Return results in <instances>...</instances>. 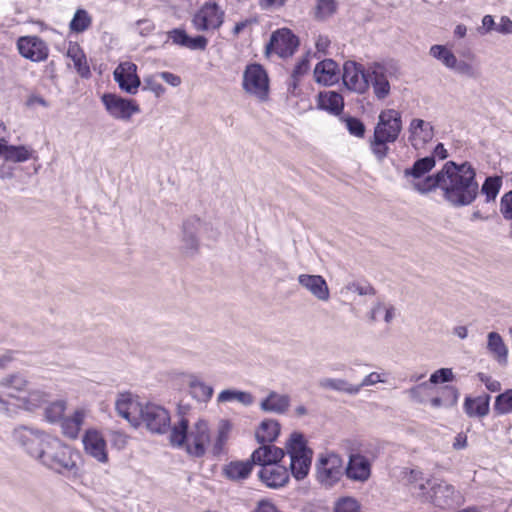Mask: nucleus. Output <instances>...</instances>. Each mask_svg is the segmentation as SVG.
<instances>
[{
	"label": "nucleus",
	"instance_id": "obj_62",
	"mask_svg": "<svg viewBox=\"0 0 512 512\" xmlns=\"http://www.w3.org/2000/svg\"><path fill=\"white\" fill-rule=\"evenodd\" d=\"M496 32L503 35L512 34V20L507 16H501L497 23Z\"/></svg>",
	"mask_w": 512,
	"mask_h": 512
},
{
	"label": "nucleus",
	"instance_id": "obj_17",
	"mask_svg": "<svg viewBox=\"0 0 512 512\" xmlns=\"http://www.w3.org/2000/svg\"><path fill=\"white\" fill-rule=\"evenodd\" d=\"M19 54L32 62L45 61L49 56L47 43L38 36H21L16 43Z\"/></svg>",
	"mask_w": 512,
	"mask_h": 512
},
{
	"label": "nucleus",
	"instance_id": "obj_48",
	"mask_svg": "<svg viewBox=\"0 0 512 512\" xmlns=\"http://www.w3.org/2000/svg\"><path fill=\"white\" fill-rule=\"evenodd\" d=\"M91 23L92 18L89 13L84 9H78L70 21L69 28L72 32L82 33L91 26Z\"/></svg>",
	"mask_w": 512,
	"mask_h": 512
},
{
	"label": "nucleus",
	"instance_id": "obj_58",
	"mask_svg": "<svg viewBox=\"0 0 512 512\" xmlns=\"http://www.w3.org/2000/svg\"><path fill=\"white\" fill-rule=\"evenodd\" d=\"M497 23L495 22L493 16L491 15H485L482 18L481 26L477 28V32L480 35H486L493 31H496Z\"/></svg>",
	"mask_w": 512,
	"mask_h": 512
},
{
	"label": "nucleus",
	"instance_id": "obj_33",
	"mask_svg": "<svg viewBox=\"0 0 512 512\" xmlns=\"http://www.w3.org/2000/svg\"><path fill=\"white\" fill-rule=\"evenodd\" d=\"M317 107L337 115L343 110L344 100L342 95L335 91H324L317 97Z\"/></svg>",
	"mask_w": 512,
	"mask_h": 512
},
{
	"label": "nucleus",
	"instance_id": "obj_14",
	"mask_svg": "<svg viewBox=\"0 0 512 512\" xmlns=\"http://www.w3.org/2000/svg\"><path fill=\"white\" fill-rule=\"evenodd\" d=\"M342 78L347 89L363 94L369 88V66L365 69L355 61H346L343 65Z\"/></svg>",
	"mask_w": 512,
	"mask_h": 512
},
{
	"label": "nucleus",
	"instance_id": "obj_50",
	"mask_svg": "<svg viewBox=\"0 0 512 512\" xmlns=\"http://www.w3.org/2000/svg\"><path fill=\"white\" fill-rule=\"evenodd\" d=\"M66 410V402L64 400H57L51 402L45 408V418L50 423L60 422Z\"/></svg>",
	"mask_w": 512,
	"mask_h": 512
},
{
	"label": "nucleus",
	"instance_id": "obj_28",
	"mask_svg": "<svg viewBox=\"0 0 512 512\" xmlns=\"http://www.w3.org/2000/svg\"><path fill=\"white\" fill-rule=\"evenodd\" d=\"M290 403L291 398L289 395L270 391L268 395L261 400L259 407L263 412L282 415L288 411Z\"/></svg>",
	"mask_w": 512,
	"mask_h": 512
},
{
	"label": "nucleus",
	"instance_id": "obj_61",
	"mask_svg": "<svg viewBox=\"0 0 512 512\" xmlns=\"http://www.w3.org/2000/svg\"><path fill=\"white\" fill-rule=\"evenodd\" d=\"M208 40L204 36H196L191 38L188 36L186 48L192 50H204L207 46Z\"/></svg>",
	"mask_w": 512,
	"mask_h": 512
},
{
	"label": "nucleus",
	"instance_id": "obj_16",
	"mask_svg": "<svg viewBox=\"0 0 512 512\" xmlns=\"http://www.w3.org/2000/svg\"><path fill=\"white\" fill-rule=\"evenodd\" d=\"M431 500L429 504L441 509H451L462 502L461 494L453 485L444 480L436 479L432 485Z\"/></svg>",
	"mask_w": 512,
	"mask_h": 512
},
{
	"label": "nucleus",
	"instance_id": "obj_13",
	"mask_svg": "<svg viewBox=\"0 0 512 512\" xmlns=\"http://www.w3.org/2000/svg\"><path fill=\"white\" fill-rule=\"evenodd\" d=\"M145 403L130 392L119 393L115 401V409L119 416L126 419L133 427L141 425Z\"/></svg>",
	"mask_w": 512,
	"mask_h": 512
},
{
	"label": "nucleus",
	"instance_id": "obj_11",
	"mask_svg": "<svg viewBox=\"0 0 512 512\" xmlns=\"http://www.w3.org/2000/svg\"><path fill=\"white\" fill-rule=\"evenodd\" d=\"M101 101L107 113L116 120L129 121L133 115L140 112L138 103L112 93L103 94Z\"/></svg>",
	"mask_w": 512,
	"mask_h": 512
},
{
	"label": "nucleus",
	"instance_id": "obj_25",
	"mask_svg": "<svg viewBox=\"0 0 512 512\" xmlns=\"http://www.w3.org/2000/svg\"><path fill=\"white\" fill-rule=\"evenodd\" d=\"M373 87L377 99H385L390 94L387 69L380 63L369 65V86Z\"/></svg>",
	"mask_w": 512,
	"mask_h": 512
},
{
	"label": "nucleus",
	"instance_id": "obj_32",
	"mask_svg": "<svg viewBox=\"0 0 512 512\" xmlns=\"http://www.w3.org/2000/svg\"><path fill=\"white\" fill-rule=\"evenodd\" d=\"M487 350L494 360L501 366L508 363V347L504 343L501 335L497 332H489L487 335Z\"/></svg>",
	"mask_w": 512,
	"mask_h": 512
},
{
	"label": "nucleus",
	"instance_id": "obj_6",
	"mask_svg": "<svg viewBox=\"0 0 512 512\" xmlns=\"http://www.w3.org/2000/svg\"><path fill=\"white\" fill-rule=\"evenodd\" d=\"M13 439L33 458L41 461L53 436L28 427H18L13 432Z\"/></svg>",
	"mask_w": 512,
	"mask_h": 512
},
{
	"label": "nucleus",
	"instance_id": "obj_41",
	"mask_svg": "<svg viewBox=\"0 0 512 512\" xmlns=\"http://www.w3.org/2000/svg\"><path fill=\"white\" fill-rule=\"evenodd\" d=\"M435 166L434 156H428L417 160L412 168H408L404 170L405 177H412L414 179H419L429 171H431Z\"/></svg>",
	"mask_w": 512,
	"mask_h": 512
},
{
	"label": "nucleus",
	"instance_id": "obj_47",
	"mask_svg": "<svg viewBox=\"0 0 512 512\" xmlns=\"http://www.w3.org/2000/svg\"><path fill=\"white\" fill-rule=\"evenodd\" d=\"M381 314L384 315V321L386 323H391L396 317V308L392 304L378 301L370 311V319L376 321Z\"/></svg>",
	"mask_w": 512,
	"mask_h": 512
},
{
	"label": "nucleus",
	"instance_id": "obj_36",
	"mask_svg": "<svg viewBox=\"0 0 512 512\" xmlns=\"http://www.w3.org/2000/svg\"><path fill=\"white\" fill-rule=\"evenodd\" d=\"M318 385L325 390H333L348 395L358 394V387H354V384L342 378L325 377L319 380Z\"/></svg>",
	"mask_w": 512,
	"mask_h": 512
},
{
	"label": "nucleus",
	"instance_id": "obj_56",
	"mask_svg": "<svg viewBox=\"0 0 512 512\" xmlns=\"http://www.w3.org/2000/svg\"><path fill=\"white\" fill-rule=\"evenodd\" d=\"M500 212L505 219H512V190L502 196L500 201Z\"/></svg>",
	"mask_w": 512,
	"mask_h": 512
},
{
	"label": "nucleus",
	"instance_id": "obj_9",
	"mask_svg": "<svg viewBox=\"0 0 512 512\" xmlns=\"http://www.w3.org/2000/svg\"><path fill=\"white\" fill-rule=\"evenodd\" d=\"M401 479L408 488L411 496L421 503H429L431 500L432 485L436 479L428 478L419 469L405 468L401 472Z\"/></svg>",
	"mask_w": 512,
	"mask_h": 512
},
{
	"label": "nucleus",
	"instance_id": "obj_23",
	"mask_svg": "<svg viewBox=\"0 0 512 512\" xmlns=\"http://www.w3.org/2000/svg\"><path fill=\"white\" fill-rule=\"evenodd\" d=\"M299 285L319 301L330 299V290L326 280L321 275L300 274L297 277Z\"/></svg>",
	"mask_w": 512,
	"mask_h": 512
},
{
	"label": "nucleus",
	"instance_id": "obj_51",
	"mask_svg": "<svg viewBox=\"0 0 512 512\" xmlns=\"http://www.w3.org/2000/svg\"><path fill=\"white\" fill-rule=\"evenodd\" d=\"M502 180L500 177H488L482 185L481 191L486 196V201L490 202L496 199Z\"/></svg>",
	"mask_w": 512,
	"mask_h": 512
},
{
	"label": "nucleus",
	"instance_id": "obj_64",
	"mask_svg": "<svg viewBox=\"0 0 512 512\" xmlns=\"http://www.w3.org/2000/svg\"><path fill=\"white\" fill-rule=\"evenodd\" d=\"M428 386L429 385L427 382H423L417 386L412 387L411 389L408 390L410 398L417 402H422V393L428 388Z\"/></svg>",
	"mask_w": 512,
	"mask_h": 512
},
{
	"label": "nucleus",
	"instance_id": "obj_19",
	"mask_svg": "<svg viewBox=\"0 0 512 512\" xmlns=\"http://www.w3.org/2000/svg\"><path fill=\"white\" fill-rule=\"evenodd\" d=\"M224 11L215 3L207 2L193 17V25L198 31L217 29L223 23Z\"/></svg>",
	"mask_w": 512,
	"mask_h": 512
},
{
	"label": "nucleus",
	"instance_id": "obj_43",
	"mask_svg": "<svg viewBox=\"0 0 512 512\" xmlns=\"http://www.w3.org/2000/svg\"><path fill=\"white\" fill-rule=\"evenodd\" d=\"M68 57H70L73 61L74 67L77 70L78 74L82 77L90 76V68L87 64L86 56L80 50L78 46H74L69 48Z\"/></svg>",
	"mask_w": 512,
	"mask_h": 512
},
{
	"label": "nucleus",
	"instance_id": "obj_52",
	"mask_svg": "<svg viewBox=\"0 0 512 512\" xmlns=\"http://www.w3.org/2000/svg\"><path fill=\"white\" fill-rule=\"evenodd\" d=\"M494 408L499 414H508L512 412V389H509L496 397Z\"/></svg>",
	"mask_w": 512,
	"mask_h": 512
},
{
	"label": "nucleus",
	"instance_id": "obj_60",
	"mask_svg": "<svg viewBox=\"0 0 512 512\" xmlns=\"http://www.w3.org/2000/svg\"><path fill=\"white\" fill-rule=\"evenodd\" d=\"M452 70L456 71L459 74L465 75L470 78H475L477 73L471 64L465 61H456V66L452 68Z\"/></svg>",
	"mask_w": 512,
	"mask_h": 512
},
{
	"label": "nucleus",
	"instance_id": "obj_54",
	"mask_svg": "<svg viewBox=\"0 0 512 512\" xmlns=\"http://www.w3.org/2000/svg\"><path fill=\"white\" fill-rule=\"evenodd\" d=\"M454 374L450 368H441L431 374L429 382L432 384H439L453 381Z\"/></svg>",
	"mask_w": 512,
	"mask_h": 512
},
{
	"label": "nucleus",
	"instance_id": "obj_7",
	"mask_svg": "<svg viewBox=\"0 0 512 512\" xmlns=\"http://www.w3.org/2000/svg\"><path fill=\"white\" fill-rule=\"evenodd\" d=\"M344 473L343 459L338 454L326 452L319 455L316 462V478L321 485L333 487Z\"/></svg>",
	"mask_w": 512,
	"mask_h": 512
},
{
	"label": "nucleus",
	"instance_id": "obj_49",
	"mask_svg": "<svg viewBox=\"0 0 512 512\" xmlns=\"http://www.w3.org/2000/svg\"><path fill=\"white\" fill-rule=\"evenodd\" d=\"M361 504L353 496H341L333 503L332 512H360Z\"/></svg>",
	"mask_w": 512,
	"mask_h": 512
},
{
	"label": "nucleus",
	"instance_id": "obj_4",
	"mask_svg": "<svg viewBox=\"0 0 512 512\" xmlns=\"http://www.w3.org/2000/svg\"><path fill=\"white\" fill-rule=\"evenodd\" d=\"M50 441L40 461L41 464L59 474H77L79 453L56 437Z\"/></svg>",
	"mask_w": 512,
	"mask_h": 512
},
{
	"label": "nucleus",
	"instance_id": "obj_10",
	"mask_svg": "<svg viewBox=\"0 0 512 512\" xmlns=\"http://www.w3.org/2000/svg\"><path fill=\"white\" fill-rule=\"evenodd\" d=\"M28 380L20 373L6 375L0 380V411L8 413L10 411L8 399H15L20 403L23 394L28 390Z\"/></svg>",
	"mask_w": 512,
	"mask_h": 512
},
{
	"label": "nucleus",
	"instance_id": "obj_26",
	"mask_svg": "<svg viewBox=\"0 0 512 512\" xmlns=\"http://www.w3.org/2000/svg\"><path fill=\"white\" fill-rule=\"evenodd\" d=\"M258 476L260 480L270 488L281 487L285 485L289 479L287 468L279 464L262 467Z\"/></svg>",
	"mask_w": 512,
	"mask_h": 512
},
{
	"label": "nucleus",
	"instance_id": "obj_40",
	"mask_svg": "<svg viewBox=\"0 0 512 512\" xmlns=\"http://www.w3.org/2000/svg\"><path fill=\"white\" fill-rule=\"evenodd\" d=\"M26 393V395H23L20 403H17V406L30 411L39 408L49 398L46 392L39 389L27 390Z\"/></svg>",
	"mask_w": 512,
	"mask_h": 512
},
{
	"label": "nucleus",
	"instance_id": "obj_34",
	"mask_svg": "<svg viewBox=\"0 0 512 512\" xmlns=\"http://www.w3.org/2000/svg\"><path fill=\"white\" fill-rule=\"evenodd\" d=\"M252 458L246 461H232L224 468L226 477L233 481H240L248 478L253 466Z\"/></svg>",
	"mask_w": 512,
	"mask_h": 512
},
{
	"label": "nucleus",
	"instance_id": "obj_2",
	"mask_svg": "<svg viewBox=\"0 0 512 512\" xmlns=\"http://www.w3.org/2000/svg\"><path fill=\"white\" fill-rule=\"evenodd\" d=\"M231 431L232 423L227 419H221L213 437L207 420L200 418L190 427L188 419L180 417L171 426L169 440L172 446L184 447L190 456L200 458L209 448L213 455H220Z\"/></svg>",
	"mask_w": 512,
	"mask_h": 512
},
{
	"label": "nucleus",
	"instance_id": "obj_30",
	"mask_svg": "<svg viewBox=\"0 0 512 512\" xmlns=\"http://www.w3.org/2000/svg\"><path fill=\"white\" fill-rule=\"evenodd\" d=\"M283 449L273 445H262L254 450L251 455L254 464L265 467L266 465H275L284 457Z\"/></svg>",
	"mask_w": 512,
	"mask_h": 512
},
{
	"label": "nucleus",
	"instance_id": "obj_1",
	"mask_svg": "<svg viewBox=\"0 0 512 512\" xmlns=\"http://www.w3.org/2000/svg\"><path fill=\"white\" fill-rule=\"evenodd\" d=\"M475 177L476 172L468 162L456 164L448 161L434 176H428L422 182H415L414 189L420 193H427L440 188L444 199L452 206H468L479 192Z\"/></svg>",
	"mask_w": 512,
	"mask_h": 512
},
{
	"label": "nucleus",
	"instance_id": "obj_45",
	"mask_svg": "<svg viewBox=\"0 0 512 512\" xmlns=\"http://www.w3.org/2000/svg\"><path fill=\"white\" fill-rule=\"evenodd\" d=\"M310 69L309 60L307 57H302L295 65L292 74L291 79L288 82V90L291 93H295V90L297 89L299 85L300 79L308 73Z\"/></svg>",
	"mask_w": 512,
	"mask_h": 512
},
{
	"label": "nucleus",
	"instance_id": "obj_42",
	"mask_svg": "<svg viewBox=\"0 0 512 512\" xmlns=\"http://www.w3.org/2000/svg\"><path fill=\"white\" fill-rule=\"evenodd\" d=\"M342 294L345 296H352L357 294L359 296H374L376 291L373 286L368 282L351 281L342 288Z\"/></svg>",
	"mask_w": 512,
	"mask_h": 512
},
{
	"label": "nucleus",
	"instance_id": "obj_57",
	"mask_svg": "<svg viewBox=\"0 0 512 512\" xmlns=\"http://www.w3.org/2000/svg\"><path fill=\"white\" fill-rule=\"evenodd\" d=\"M386 380L382 378L381 374L378 372H371L370 374L366 375L361 383L354 384V387H358V393L361 391L363 387L367 386H373L377 383H385Z\"/></svg>",
	"mask_w": 512,
	"mask_h": 512
},
{
	"label": "nucleus",
	"instance_id": "obj_35",
	"mask_svg": "<svg viewBox=\"0 0 512 512\" xmlns=\"http://www.w3.org/2000/svg\"><path fill=\"white\" fill-rule=\"evenodd\" d=\"M490 396H479L476 398L467 397L464 403V410L470 417H483L489 412Z\"/></svg>",
	"mask_w": 512,
	"mask_h": 512
},
{
	"label": "nucleus",
	"instance_id": "obj_38",
	"mask_svg": "<svg viewBox=\"0 0 512 512\" xmlns=\"http://www.w3.org/2000/svg\"><path fill=\"white\" fill-rule=\"evenodd\" d=\"M280 433V425L278 421L273 419H266L261 422L257 431L256 439L260 443H271L276 440Z\"/></svg>",
	"mask_w": 512,
	"mask_h": 512
},
{
	"label": "nucleus",
	"instance_id": "obj_8",
	"mask_svg": "<svg viewBox=\"0 0 512 512\" xmlns=\"http://www.w3.org/2000/svg\"><path fill=\"white\" fill-rule=\"evenodd\" d=\"M243 89L249 95L260 101L268 99L269 78L266 70L260 64H249L243 72Z\"/></svg>",
	"mask_w": 512,
	"mask_h": 512
},
{
	"label": "nucleus",
	"instance_id": "obj_3",
	"mask_svg": "<svg viewBox=\"0 0 512 512\" xmlns=\"http://www.w3.org/2000/svg\"><path fill=\"white\" fill-rule=\"evenodd\" d=\"M401 130L402 120L398 111L394 109L381 111L370 142L372 153L378 160L381 161L387 156L389 150L387 144L395 142Z\"/></svg>",
	"mask_w": 512,
	"mask_h": 512
},
{
	"label": "nucleus",
	"instance_id": "obj_20",
	"mask_svg": "<svg viewBox=\"0 0 512 512\" xmlns=\"http://www.w3.org/2000/svg\"><path fill=\"white\" fill-rule=\"evenodd\" d=\"M344 472L350 481L366 483L372 475V461L361 453H351Z\"/></svg>",
	"mask_w": 512,
	"mask_h": 512
},
{
	"label": "nucleus",
	"instance_id": "obj_46",
	"mask_svg": "<svg viewBox=\"0 0 512 512\" xmlns=\"http://www.w3.org/2000/svg\"><path fill=\"white\" fill-rule=\"evenodd\" d=\"M430 55L441 61L444 66L452 69L456 66L457 58L453 52L443 45H433L430 48Z\"/></svg>",
	"mask_w": 512,
	"mask_h": 512
},
{
	"label": "nucleus",
	"instance_id": "obj_29",
	"mask_svg": "<svg viewBox=\"0 0 512 512\" xmlns=\"http://www.w3.org/2000/svg\"><path fill=\"white\" fill-rule=\"evenodd\" d=\"M200 226L201 220L195 216L189 217L184 221L182 248L186 253L193 254L197 251L199 246L197 231L199 230Z\"/></svg>",
	"mask_w": 512,
	"mask_h": 512
},
{
	"label": "nucleus",
	"instance_id": "obj_63",
	"mask_svg": "<svg viewBox=\"0 0 512 512\" xmlns=\"http://www.w3.org/2000/svg\"><path fill=\"white\" fill-rule=\"evenodd\" d=\"M479 379L485 384L486 388L491 392H497L501 389V384L498 380L493 379L491 376L480 373Z\"/></svg>",
	"mask_w": 512,
	"mask_h": 512
},
{
	"label": "nucleus",
	"instance_id": "obj_12",
	"mask_svg": "<svg viewBox=\"0 0 512 512\" xmlns=\"http://www.w3.org/2000/svg\"><path fill=\"white\" fill-rule=\"evenodd\" d=\"M299 45L298 38L287 28L274 31L266 45V54H276L280 58L292 56Z\"/></svg>",
	"mask_w": 512,
	"mask_h": 512
},
{
	"label": "nucleus",
	"instance_id": "obj_24",
	"mask_svg": "<svg viewBox=\"0 0 512 512\" xmlns=\"http://www.w3.org/2000/svg\"><path fill=\"white\" fill-rule=\"evenodd\" d=\"M85 452L98 462L106 463L108 460L106 441L102 434L95 430H87L83 437Z\"/></svg>",
	"mask_w": 512,
	"mask_h": 512
},
{
	"label": "nucleus",
	"instance_id": "obj_37",
	"mask_svg": "<svg viewBox=\"0 0 512 512\" xmlns=\"http://www.w3.org/2000/svg\"><path fill=\"white\" fill-rule=\"evenodd\" d=\"M217 402L219 404L228 402H238L243 406H251L254 403V396L247 391L225 389L218 394Z\"/></svg>",
	"mask_w": 512,
	"mask_h": 512
},
{
	"label": "nucleus",
	"instance_id": "obj_27",
	"mask_svg": "<svg viewBox=\"0 0 512 512\" xmlns=\"http://www.w3.org/2000/svg\"><path fill=\"white\" fill-rule=\"evenodd\" d=\"M315 81L324 86L335 84L339 79L338 64L332 59L319 62L314 68Z\"/></svg>",
	"mask_w": 512,
	"mask_h": 512
},
{
	"label": "nucleus",
	"instance_id": "obj_15",
	"mask_svg": "<svg viewBox=\"0 0 512 512\" xmlns=\"http://www.w3.org/2000/svg\"><path fill=\"white\" fill-rule=\"evenodd\" d=\"M170 422V415L164 407L155 403H145L141 425L143 424L150 432L163 434L169 429Z\"/></svg>",
	"mask_w": 512,
	"mask_h": 512
},
{
	"label": "nucleus",
	"instance_id": "obj_55",
	"mask_svg": "<svg viewBox=\"0 0 512 512\" xmlns=\"http://www.w3.org/2000/svg\"><path fill=\"white\" fill-rule=\"evenodd\" d=\"M142 89L154 93L156 97H160L165 93L164 86L159 83L154 76H149L144 79V85Z\"/></svg>",
	"mask_w": 512,
	"mask_h": 512
},
{
	"label": "nucleus",
	"instance_id": "obj_53",
	"mask_svg": "<svg viewBox=\"0 0 512 512\" xmlns=\"http://www.w3.org/2000/svg\"><path fill=\"white\" fill-rule=\"evenodd\" d=\"M345 126L349 133L355 137L362 138L365 134V125L363 122L355 117H346L344 119Z\"/></svg>",
	"mask_w": 512,
	"mask_h": 512
},
{
	"label": "nucleus",
	"instance_id": "obj_21",
	"mask_svg": "<svg viewBox=\"0 0 512 512\" xmlns=\"http://www.w3.org/2000/svg\"><path fill=\"white\" fill-rule=\"evenodd\" d=\"M113 77L122 91L131 95H135L138 92L141 81L137 75L136 64L132 62L120 63L115 68Z\"/></svg>",
	"mask_w": 512,
	"mask_h": 512
},
{
	"label": "nucleus",
	"instance_id": "obj_5",
	"mask_svg": "<svg viewBox=\"0 0 512 512\" xmlns=\"http://www.w3.org/2000/svg\"><path fill=\"white\" fill-rule=\"evenodd\" d=\"M286 450L290 457V470L297 479H304L310 470L312 450L306 446L303 436L293 433L286 443Z\"/></svg>",
	"mask_w": 512,
	"mask_h": 512
},
{
	"label": "nucleus",
	"instance_id": "obj_22",
	"mask_svg": "<svg viewBox=\"0 0 512 512\" xmlns=\"http://www.w3.org/2000/svg\"><path fill=\"white\" fill-rule=\"evenodd\" d=\"M408 140L415 149L423 148L434 137L432 124L423 119L414 118L408 127Z\"/></svg>",
	"mask_w": 512,
	"mask_h": 512
},
{
	"label": "nucleus",
	"instance_id": "obj_31",
	"mask_svg": "<svg viewBox=\"0 0 512 512\" xmlns=\"http://www.w3.org/2000/svg\"><path fill=\"white\" fill-rule=\"evenodd\" d=\"M88 415V411L84 408H79L69 417H63L60 421L62 433L70 438L76 439Z\"/></svg>",
	"mask_w": 512,
	"mask_h": 512
},
{
	"label": "nucleus",
	"instance_id": "obj_39",
	"mask_svg": "<svg viewBox=\"0 0 512 512\" xmlns=\"http://www.w3.org/2000/svg\"><path fill=\"white\" fill-rule=\"evenodd\" d=\"M33 150L26 146L0 145V154L5 160L25 162L32 157Z\"/></svg>",
	"mask_w": 512,
	"mask_h": 512
},
{
	"label": "nucleus",
	"instance_id": "obj_44",
	"mask_svg": "<svg viewBox=\"0 0 512 512\" xmlns=\"http://www.w3.org/2000/svg\"><path fill=\"white\" fill-rule=\"evenodd\" d=\"M338 9L336 0H317L314 8V17L317 20L324 21L333 16Z\"/></svg>",
	"mask_w": 512,
	"mask_h": 512
},
{
	"label": "nucleus",
	"instance_id": "obj_18",
	"mask_svg": "<svg viewBox=\"0 0 512 512\" xmlns=\"http://www.w3.org/2000/svg\"><path fill=\"white\" fill-rule=\"evenodd\" d=\"M176 381L187 388L188 394L199 403H208L213 396L214 389L206 384L199 376L193 373H179Z\"/></svg>",
	"mask_w": 512,
	"mask_h": 512
},
{
	"label": "nucleus",
	"instance_id": "obj_59",
	"mask_svg": "<svg viewBox=\"0 0 512 512\" xmlns=\"http://www.w3.org/2000/svg\"><path fill=\"white\" fill-rule=\"evenodd\" d=\"M168 39L175 45L186 47L188 35L184 30L173 29L168 32Z\"/></svg>",
	"mask_w": 512,
	"mask_h": 512
}]
</instances>
